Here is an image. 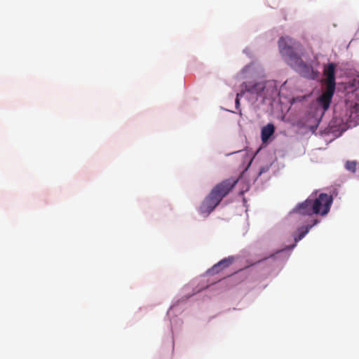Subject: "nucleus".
Returning <instances> with one entry per match:
<instances>
[{
    "mask_svg": "<svg viewBox=\"0 0 359 359\" xmlns=\"http://www.w3.org/2000/svg\"><path fill=\"white\" fill-rule=\"evenodd\" d=\"M318 222V221L317 219H313L312 224L299 228L297 230L299 232V234L294 237V243L293 245H292L291 246H288V247L285 248L284 250L294 248L296 245V243L297 242H299V241H301L308 233V232L312 228V226L316 225Z\"/></svg>",
    "mask_w": 359,
    "mask_h": 359,
    "instance_id": "nucleus-6",
    "label": "nucleus"
},
{
    "mask_svg": "<svg viewBox=\"0 0 359 359\" xmlns=\"http://www.w3.org/2000/svg\"><path fill=\"white\" fill-rule=\"evenodd\" d=\"M233 259L232 257L223 259L215 264L210 269V271L212 273H218L223 269L228 267L233 262Z\"/></svg>",
    "mask_w": 359,
    "mask_h": 359,
    "instance_id": "nucleus-9",
    "label": "nucleus"
},
{
    "mask_svg": "<svg viewBox=\"0 0 359 359\" xmlns=\"http://www.w3.org/2000/svg\"><path fill=\"white\" fill-rule=\"evenodd\" d=\"M236 183L237 180L228 179L217 184L201 204L198 209L200 214L204 217L208 216L223 198L229 194Z\"/></svg>",
    "mask_w": 359,
    "mask_h": 359,
    "instance_id": "nucleus-2",
    "label": "nucleus"
},
{
    "mask_svg": "<svg viewBox=\"0 0 359 359\" xmlns=\"http://www.w3.org/2000/svg\"><path fill=\"white\" fill-rule=\"evenodd\" d=\"M265 83L263 82H257L253 84L248 83L246 85V90L252 94L261 95L265 89Z\"/></svg>",
    "mask_w": 359,
    "mask_h": 359,
    "instance_id": "nucleus-8",
    "label": "nucleus"
},
{
    "mask_svg": "<svg viewBox=\"0 0 359 359\" xmlns=\"http://www.w3.org/2000/svg\"><path fill=\"white\" fill-rule=\"evenodd\" d=\"M357 162L355 161H348L345 164L347 170L355 172L356 170Z\"/></svg>",
    "mask_w": 359,
    "mask_h": 359,
    "instance_id": "nucleus-10",
    "label": "nucleus"
},
{
    "mask_svg": "<svg viewBox=\"0 0 359 359\" xmlns=\"http://www.w3.org/2000/svg\"><path fill=\"white\" fill-rule=\"evenodd\" d=\"M332 203V197L322 193L315 199L307 198L303 203H299L294 210L303 215L320 214L323 216L328 213Z\"/></svg>",
    "mask_w": 359,
    "mask_h": 359,
    "instance_id": "nucleus-3",
    "label": "nucleus"
},
{
    "mask_svg": "<svg viewBox=\"0 0 359 359\" xmlns=\"http://www.w3.org/2000/svg\"><path fill=\"white\" fill-rule=\"evenodd\" d=\"M334 91L335 88H334L325 87V90L319 97L318 103L323 107L324 110H327L330 107Z\"/></svg>",
    "mask_w": 359,
    "mask_h": 359,
    "instance_id": "nucleus-5",
    "label": "nucleus"
},
{
    "mask_svg": "<svg viewBox=\"0 0 359 359\" xmlns=\"http://www.w3.org/2000/svg\"><path fill=\"white\" fill-rule=\"evenodd\" d=\"M278 48L287 63L301 76L311 80L318 78L319 72L302 60V46L299 42L289 36H282L278 40Z\"/></svg>",
    "mask_w": 359,
    "mask_h": 359,
    "instance_id": "nucleus-1",
    "label": "nucleus"
},
{
    "mask_svg": "<svg viewBox=\"0 0 359 359\" xmlns=\"http://www.w3.org/2000/svg\"><path fill=\"white\" fill-rule=\"evenodd\" d=\"M275 131V127L272 123H269L262 128L261 138L264 143H266Z\"/></svg>",
    "mask_w": 359,
    "mask_h": 359,
    "instance_id": "nucleus-7",
    "label": "nucleus"
},
{
    "mask_svg": "<svg viewBox=\"0 0 359 359\" xmlns=\"http://www.w3.org/2000/svg\"><path fill=\"white\" fill-rule=\"evenodd\" d=\"M240 96H242V94L237 93L236 98L235 100L236 108L237 109L240 108Z\"/></svg>",
    "mask_w": 359,
    "mask_h": 359,
    "instance_id": "nucleus-11",
    "label": "nucleus"
},
{
    "mask_svg": "<svg viewBox=\"0 0 359 359\" xmlns=\"http://www.w3.org/2000/svg\"><path fill=\"white\" fill-rule=\"evenodd\" d=\"M335 69L336 65L334 63H329L324 67L323 75L326 77L325 81V87L335 88Z\"/></svg>",
    "mask_w": 359,
    "mask_h": 359,
    "instance_id": "nucleus-4",
    "label": "nucleus"
}]
</instances>
